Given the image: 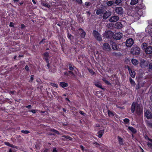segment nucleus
Instances as JSON below:
<instances>
[{
	"instance_id": "f257e3e1",
	"label": "nucleus",
	"mask_w": 152,
	"mask_h": 152,
	"mask_svg": "<svg viewBox=\"0 0 152 152\" xmlns=\"http://www.w3.org/2000/svg\"><path fill=\"white\" fill-rule=\"evenodd\" d=\"M135 110L137 113L138 115H140L142 113V108L140 107V105L138 104H137L136 105L135 102H133L132 104L131 107L132 112L133 113Z\"/></svg>"
},
{
	"instance_id": "f03ea898",
	"label": "nucleus",
	"mask_w": 152,
	"mask_h": 152,
	"mask_svg": "<svg viewBox=\"0 0 152 152\" xmlns=\"http://www.w3.org/2000/svg\"><path fill=\"white\" fill-rule=\"evenodd\" d=\"M141 11V9H140L138 11V12L134 10L131 11L130 15L132 17V19L134 21L137 20L141 16L139 12Z\"/></svg>"
},
{
	"instance_id": "7ed1b4c3",
	"label": "nucleus",
	"mask_w": 152,
	"mask_h": 152,
	"mask_svg": "<svg viewBox=\"0 0 152 152\" xmlns=\"http://www.w3.org/2000/svg\"><path fill=\"white\" fill-rule=\"evenodd\" d=\"M93 35L97 40L99 41H102V37L99 33L97 31L95 30L93 31Z\"/></svg>"
},
{
	"instance_id": "20e7f679",
	"label": "nucleus",
	"mask_w": 152,
	"mask_h": 152,
	"mask_svg": "<svg viewBox=\"0 0 152 152\" xmlns=\"http://www.w3.org/2000/svg\"><path fill=\"white\" fill-rule=\"evenodd\" d=\"M140 49L137 46L133 47L131 50V52L133 55H138L140 53Z\"/></svg>"
},
{
	"instance_id": "39448f33",
	"label": "nucleus",
	"mask_w": 152,
	"mask_h": 152,
	"mask_svg": "<svg viewBox=\"0 0 152 152\" xmlns=\"http://www.w3.org/2000/svg\"><path fill=\"white\" fill-rule=\"evenodd\" d=\"M148 64L149 62L148 61L143 59H141L140 60V65L142 68H145L146 67H148Z\"/></svg>"
},
{
	"instance_id": "423d86ee",
	"label": "nucleus",
	"mask_w": 152,
	"mask_h": 152,
	"mask_svg": "<svg viewBox=\"0 0 152 152\" xmlns=\"http://www.w3.org/2000/svg\"><path fill=\"white\" fill-rule=\"evenodd\" d=\"M111 13L110 11L104 10L102 15L103 18L105 20L107 19L111 15Z\"/></svg>"
},
{
	"instance_id": "0eeeda50",
	"label": "nucleus",
	"mask_w": 152,
	"mask_h": 152,
	"mask_svg": "<svg viewBox=\"0 0 152 152\" xmlns=\"http://www.w3.org/2000/svg\"><path fill=\"white\" fill-rule=\"evenodd\" d=\"M115 12L119 15H121L124 13V10L121 7H116L115 9Z\"/></svg>"
},
{
	"instance_id": "6e6552de",
	"label": "nucleus",
	"mask_w": 152,
	"mask_h": 152,
	"mask_svg": "<svg viewBox=\"0 0 152 152\" xmlns=\"http://www.w3.org/2000/svg\"><path fill=\"white\" fill-rule=\"evenodd\" d=\"M123 36L122 33L118 32L115 33L113 35V37L116 40H119L121 39Z\"/></svg>"
},
{
	"instance_id": "1a4fd4ad",
	"label": "nucleus",
	"mask_w": 152,
	"mask_h": 152,
	"mask_svg": "<svg viewBox=\"0 0 152 152\" xmlns=\"http://www.w3.org/2000/svg\"><path fill=\"white\" fill-rule=\"evenodd\" d=\"M103 49L106 51H109L111 49L110 47L107 43H104L103 44L102 46Z\"/></svg>"
},
{
	"instance_id": "9d476101",
	"label": "nucleus",
	"mask_w": 152,
	"mask_h": 152,
	"mask_svg": "<svg viewBox=\"0 0 152 152\" xmlns=\"http://www.w3.org/2000/svg\"><path fill=\"white\" fill-rule=\"evenodd\" d=\"M134 41L133 39L131 38H129L126 40V45L127 47H129L132 45Z\"/></svg>"
},
{
	"instance_id": "9b49d317",
	"label": "nucleus",
	"mask_w": 152,
	"mask_h": 152,
	"mask_svg": "<svg viewBox=\"0 0 152 152\" xmlns=\"http://www.w3.org/2000/svg\"><path fill=\"white\" fill-rule=\"evenodd\" d=\"M119 19V17L118 16H114L110 18L109 20L110 22H115L118 21Z\"/></svg>"
},
{
	"instance_id": "f8f14e48",
	"label": "nucleus",
	"mask_w": 152,
	"mask_h": 152,
	"mask_svg": "<svg viewBox=\"0 0 152 152\" xmlns=\"http://www.w3.org/2000/svg\"><path fill=\"white\" fill-rule=\"evenodd\" d=\"M145 115L147 118H152V113L150 110H146L145 113Z\"/></svg>"
},
{
	"instance_id": "ddd939ff",
	"label": "nucleus",
	"mask_w": 152,
	"mask_h": 152,
	"mask_svg": "<svg viewBox=\"0 0 152 152\" xmlns=\"http://www.w3.org/2000/svg\"><path fill=\"white\" fill-rule=\"evenodd\" d=\"M145 53L147 54H150L152 53V46H148L145 50Z\"/></svg>"
},
{
	"instance_id": "4468645a",
	"label": "nucleus",
	"mask_w": 152,
	"mask_h": 152,
	"mask_svg": "<svg viewBox=\"0 0 152 152\" xmlns=\"http://www.w3.org/2000/svg\"><path fill=\"white\" fill-rule=\"evenodd\" d=\"M110 44L111 45L112 48L114 50L117 51L118 50V48L117 45L113 41H111L110 42Z\"/></svg>"
},
{
	"instance_id": "2eb2a0df",
	"label": "nucleus",
	"mask_w": 152,
	"mask_h": 152,
	"mask_svg": "<svg viewBox=\"0 0 152 152\" xmlns=\"http://www.w3.org/2000/svg\"><path fill=\"white\" fill-rule=\"evenodd\" d=\"M129 73L132 77H134L135 76L136 73L134 71H132L129 67L128 68Z\"/></svg>"
},
{
	"instance_id": "dca6fc26",
	"label": "nucleus",
	"mask_w": 152,
	"mask_h": 152,
	"mask_svg": "<svg viewBox=\"0 0 152 152\" xmlns=\"http://www.w3.org/2000/svg\"><path fill=\"white\" fill-rule=\"evenodd\" d=\"M129 130H130L132 133L135 134L137 132L136 130L132 126H129L128 128Z\"/></svg>"
},
{
	"instance_id": "f3484780",
	"label": "nucleus",
	"mask_w": 152,
	"mask_h": 152,
	"mask_svg": "<svg viewBox=\"0 0 152 152\" xmlns=\"http://www.w3.org/2000/svg\"><path fill=\"white\" fill-rule=\"evenodd\" d=\"M60 86L62 88H64L68 86V83H66L64 82H61L60 83Z\"/></svg>"
},
{
	"instance_id": "a211bd4d",
	"label": "nucleus",
	"mask_w": 152,
	"mask_h": 152,
	"mask_svg": "<svg viewBox=\"0 0 152 152\" xmlns=\"http://www.w3.org/2000/svg\"><path fill=\"white\" fill-rule=\"evenodd\" d=\"M132 62L133 65L136 66L138 64V61L137 60L135 59H132Z\"/></svg>"
},
{
	"instance_id": "6ab92c4d",
	"label": "nucleus",
	"mask_w": 152,
	"mask_h": 152,
	"mask_svg": "<svg viewBox=\"0 0 152 152\" xmlns=\"http://www.w3.org/2000/svg\"><path fill=\"white\" fill-rule=\"evenodd\" d=\"M79 30L80 31L81 36L82 37L84 38L85 36L86 32L81 28Z\"/></svg>"
},
{
	"instance_id": "aec40b11",
	"label": "nucleus",
	"mask_w": 152,
	"mask_h": 152,
	"mask_svg": "<svg viewBox=\"0 0 152 152\" xmlns=\"http://www.w3.org/2000/svg\"><path fill=\"white\" fill-rule=\"evenodd\" d=\"M62 137L65 138V139H62V140H66L67 139H68L70 140H72V138L68 136H66L65 135H63Z\"/></svg>"
},
{
	"instance_id": "412c9836",
	"label": "nucleus",
	"mask_w": 152,
	"mask_h": 152,
	"mask_svg": "<svg viewBox=\"0 0 152 152\" xmlns=\"http://www.w3.org/2000/svg\"><path fill=\"white\" fill-rule=\"evenodd\" d=\"M147 144L150 148H152V139L147 142Z\"/></svg>"
},
{
	"instance_id": "4be33fe9",
	"label": "nucleus",
	"mask_w": 152,
	"mask_h": 152,
	"mask_svg": "<svg viewBox=\"0 0 152 152\" xmlns=\"http://www.w3.org/2000/svg\"><path fill=\"white\" fill-rule=\"evenodd\" d=\"M118 138L119 144L121 145H123L124 143L123 142L122 138L119 136H118Z\"/></svg>"
},
{
	"instance_id": "5701e85b",
	"label": "nucleus",
	"mask_w": 152,
	"mask_h": 152,
	"mask_svg": "<svg viewBox=\"0 0 152 152\" xmlns=\"http://www.w3.org/2000/svg\"><path fill=\"white\" fill-rule=\"evenodd\" d=\"M138 2V0H131L130 4L132 5L136 4Z\"/></svg>"
},
{
	"instance_id": "b1692460",
	"label": "nucleus",
	"mask_w": 152,
	"mask_h": 152,
	"mask_svg": "<svg viewBox=\"0 0 152 152\" xmlns=\"http://www.w3.org/2000/svg\"><path fill=\"white\" fill-rule=\"evenodd\" d=\"M148 47V44L146 43H143L141 45V48L142 49L145 50L146 48Z\"/></svg>"
},
{
	"instance_id": "393cba45",
	"label": "nucleus",
	"mask_w": 152,
	"mask_h": 152,
	"mask_svg": "<svg viewBox=\"0 0 152 152\" xmlns=\"http://www.w3.org/2000/svg\"><path fill=\"white\" fill-rule=\"evenodd\" d=\"M98 133L99 134L98 137L99 138H101L104 133V131L100 130L98 132Z\"/></svg>"
},
{
	"instance_id": "a878e982",
	"label": "nucleus",
	"mask_w": 152,
	"mask_h": 152,
	"mask_svg": "<svg viewBox=\"0 0 152 152\" xmlns=\"http://www.w3.org/2000/svg\"><path fill=\"white\" fill-rule=\"evenodd\" d=\"M112 55L113 56H119L121 55V54L120 53H115V52H113L112 53Z\"/></svg>"
},
{
	"instance_id": "bb28decb",
	"label": "nucleus",
	"mask_w": 152,
	"mask_h": 152,
	"mask_svg": "<svg viewBox=\"0 0 152 152\" xmlns=\"http://www.w3.org/2000/svg\"><path fill=\"white\" fill-rule=\"evenodd\" d=\"M95 85L96 87L103 89L104 88L102 87V85L100 83L98 82L96 83H95Z\"/></svg>"
},
{
	"instance_id": "cd10ccee",
	"label": "nucleus",
	"mask_w": 152,
	"mask_h": 152,
	"mask_svg": "<svg viewBox=\"0 0 152 152\" xmlns=\"http://www.w3.org/2000/svg\"><path fill=\"white\" fill-rule=\"evenodd\" d=\"M116 24L117 25L118 27L119 28H121L123 27V25L121 23V22H117L116 23Z\"/></svg>"
},
{
	"instance_id": "c85d7f7f",
	"label": "nucleus",
	"mask_w": 152,
	"mask_h": 152,
	"mask_svg": "<svg viewBox=\"0 0 152 152\" xmlns=\"http://www.w3.org/2000/svg\"><path fill=\"white\" fill-rule=\"evenodd\" d=\"M104 11V10H101V9H99L97 10L96 12V13L97 15H99L101 14V16L102 15V12Z\"/></svg>"
},
{
	"instance_id": "c756f323",
	"label": "nucleus",
	"mask_w": 152,
	"mask_h": 152,
	"mask_svg": "<svg viewBox=\"0 0 152 152\" xmlns=\"http://www.w3.org/2000/svg\"><path fill=\"white\" fill-rule=\"evenodd\" d=\"M129 80L131 85L132 86H135V83L134 81L131 78H130Z\"/></svg>"
},
{
	"instance_id": "7c9ffc66",
	"label": "nucleus",
	"mask_w": 152,
	"mask_h": 152,
	"mask_svg": "<svg viewBox=\"0 0 152 152\" xmlns=\"http://www.w3.org/2000/svg\"><path fill=\"white\" fill-rule=\"evenodd\" d=\"M4 143L6 145L12 148H15L16 147L14 145L10 144L9 142H5Z\"/></svg>"
},
{
	"instance_id": "2f4dec72",
	"label": "nucleus",
	"mask_w": 152,
	"mask_h": 152,
	"mask_svg": "<svg viewBox=\"0 0 152 152\" xmlns=\"http://www.w3.org/2000/svg\"><path fill=\"white\" fill-rule=\"evenodd\" d=\"M114 3L113 1H109L107 2V4L108 6H111Z\"/></svg>"
},
{
	"instance_id": "473e14b6",
	"label": "nucleus",
	"mask_w": 152,
	"mask_h": 152,
	"mask_svg": "<svg viewBox=\"0 0 152 152\" xmlns=\"http://www.w3.org/2000/svg\"><path fill=\"white\" fill-rule=\"evenodd\" d=\"M108 113L109 116L112 117L114 116V113L111 111H110L109 110H108Z\"/></svg>"
},
{
	"instance_id": "72a5a7b5",
	"label": "nucleus",
	"mask_w": 152,
	"mask_h": 152,
	"mask_svg": "<svg viewBox=\"0 0 152 152\" xmlns=\"http://www.w3.org/2000/svg\"><path fill=\"white\" fill-rule=\"evenodd\" d=\"M105 82V83H106L108 85H110V83L107 80H106L105 79V78H103L102 79Z\"/></svg>"
},
{
	"instance_id": "f704fd0d",
	"label": "nucleus",
	"mask_w": 152,
	"mask_h": 152,
	"mask_svg": "<svg viewBox=\"0 0 152 152\" xmlns=\"http://www.w3.org/2000/svg\"><path fill=\"white\" fill-rule=\"evenodd\" d=\"M121 2V0H115V3L118 5Z\"/></svg>"
},
{
	"instance_id": "c9c22d12",
	"label": "nucleus",
	"mask_w": 152,
	"mask_h": 152,
	"mask_svg": "<svg viewBox=\"0 0 152 152\" xmlns=\"http://www.w3.org/2000/svg\"><path fill=\"white\" fill-rule=\"evenodd\" d=\"M51 131L52 132H54L55 133L57 134H59V132L58 131L54 129H51Z\"/></svg>"
},
{
	"instance_id": "e433bc0d",
	"label": "nucleus",
	"mask_w": 152,
	"mask_h": 152,
	"mask_svg": "<svg viewBox=\"0 0 152 152\" xmlns=\"http://www.w3.org/2000/svg\"><path fill=\"white\" fill-rule=\"evenodd\" d=\"M21 132L25 134H27L29 133L28 131L26 130H22L21 131Z\"/></svg>"
},
{
	"instance_id": "4c0bfd02",
	"label": "nucleus",
	"mask_w": 152,
	"mask_h": 152,
	"mask_svg": "<svg viewBox=\"0 0 152 152\" xmlns=\"http://www.w3.org/2000/svg\"><path fill=\"white\" fill-rule=\"evenodd\" d=\"M51 85L52 86L54 87H56V88L58 87V85L56 84H55V83H51Z\"/></svg>"
},
{
	"instance_id": "58836bf2",
	"label": "nucleus",
	"mask_w": 152,
	"mask_h": 152,
	"mask_svg": "<svg viewBox=\"0 0 152 152\" xmlns=\"http://www.w3.org/2000/svg\"><path fill=\"white\" fill-rule=\"evenodd\" d=\"M69 69L71 70H72L74 69V68L72 67V64H69Z\"/></svg>"
},
{
	"instance_id": "ea45409f",
	"label": "nucleus",
	"mask_w": 152,
	"mask_h": 152,
	"mask_svg": "<svg viewBox=\"0 0 152 152\" xmlns=\"http://www.w3.org/2000/svg\"><path fill=\"white\" fill-rule=\"evenodd\" d=\"M124 121L126 123H127L129 122V120L128 118H125L124 120Z\"/></svg>"
},
{
	"instance_id": "a19ab883",
	"label": "nucleus",
	"mask_w": 152,
	"mask_h": 152,
	"mask_svg": "<svg viewBox=\"0 0 152 152\" xmlns=\"http://www.w3.org/2000/svg\"><path fill=\"white\" fill-rule=\"evenodd\" d=\"M71 74H72L74 77L75 78H76V76H75V75L73 73V72H72V71H68Z\"/></svg>"
},
{
	"instance_id": "79ce46f5",
	"label": "nucleus",
	"mask_w": 152,
	"mask_h": 152,
	"mask_svg": "<svg viewBox=\"0 0 152 152\" xmlns=\"http://www.w3.org/2000/svg\"><path fill=\"white\" fill-rule=\"evenodd\" d=\"M67 37L68 38H69L70 40L72 38V36L71 34H68Z\"/></svg>"
},
{
	"instance_id": "37998d69",
	"label": "nucleus",
	"mask_w": 152,
	"mask_h": 152,
	"mask_svg": "<svg viewBox=\"0 0 152 152\" xmlns=\"http://www.w3.org/2000/svg\"><path fill=\"white\" fill-rule=\"evenodd\" d=\"M145 138L146 140H148V141H150V140H151V139L149 138V137L146 135L145 136Z\"/></svg>"
},
{
	"instance_id": "c03bdc74",
	"label": "nucleus",
	"mask_w": 152,
	"mask_h": 152,
	"mask_svg": "<svg viewBox=\"0 0 152 152\" xmlns=\"http://www.w3.org/2000/svg\"><path fill=\"white\" fill-rule=\"evenodd\" d=\"M85 4L87 6H90L91 4L90 2H86L85 3Z\"/></svg>"
},
{
	"instance_id": "a18cd8bd",
	"label": "nucleus",
	"mask_w": 152,
	"mask_h": 152,
	"mask_svg": "<svg viewBox=\"0 0 152 152\" xmlns=\"http://www.w3.org/2000/svg\"><path fill=\"white\" fill-rule=\"evenodd\" d=\"M44 56L46 57H48L49 56V54L48 53H45L44 54Z\"/></svg>"
},
{
	"instance_id": "49530a36",
	"label": "nucleus",
	"mask_w": 152,
	"mask_h": 152,
	"mask_svg": "<svg viewBox=\"0 0 152 152\" xmlns=\"http://www.w3.org/2000/svg\"><path fill=\"white\" fill-rule=\"evenodd\" d=\"M79 113L81 114L82 115H85V114L83 113V112L82 111H79Z\"/></svg>"
},
{
	"instance_id": "de8ad7c7",
	"label": "nucleus",
	"mask_w": 152,
	"mask_h": 152,
	"mask_svg": "<svg viewBox=\"0 0 152 152\" xmlns=\"http://www.w3.org/2000/svg\"><path fill=\"white\" fill-rule=\"evenodd\" d=\"M34 75H31V78H30V80H31V81H32L33 80H34Z\"/></svg>"
},
{
	"instance_id": "09e8293b",
	"label": "nucleus",
	"mask_w": 152,
	"mask_h": 152,
	"mask_svg": "<svg viewBox=\"0 0 152 152\" xmlns=\"http://www.w3.org/2000/svg\"><path fill=\"white\" fill-rule=\"evenodd\" d=\"M8 93L10 94H14V91H8Z\"/></svg>"
},
{
	"instance_id": "8fccbe9b",
	"label": "nucleus",
	"mask_w": 152,
	"mask_h": 152,
	"mask_svg": "<svg viewBox=\"0 0 152 152\" xmlns=\"http://www.w3.org/2000/svg\"><path fill=\"white\" fill-rule=\"evenodd\" d=\"M76 1L79 4H81L82 3V0H76Z\"/></svg>"
},
{
	"instance_id": "3c124183",
	"label": "nucleus",
	"mask_w": 152,
	"mask_h": 152,
	"mask_svg": "<svg viewBox=\"0 0 152 152\" xmlns=\"http://www.w3.org/2000/svg\"><path fill=\"white\" fill-rule=\"evenodd\" d=\"M25 69L27 71H28L29 70V67L27 65L25 67Z\"/></svg>"
},
{
	"instance_id": "603ef678",
	"label": "nucleus",
	"mask_w": 152,
	"mask_h": 152,
	"mask_svg": "<svg viewBox=\"0 0 152 152\" xmlns=\"http://www.w3.org/2000/svg\"><path fill=\"white\" fill-rule=\"evenodd\" d=\"M30 111L34 113H36V110H31Z\"/></svg>"
},
{
	"instance_id": "864d4df0",
	"label": "nucleus",
	"mask_w": 152,
	"mask_h": 152,
	"mask_svg": "<svg viewBox=\"0 0 152 152\" xmlns=\"http://www.w3.org/2000/svg\"><path fill=\"white\" fill-rule=\"evenodd\" d=\"M149 69H152V64H150L149 65Z\"/></svg>"
},
{
	"instance_id": "5fc2aeb1",
	"label": "nucleus",
	"mask_w": 152,
	"mask_h": 152,
	"mask_svg": "<svg viewBox=\"0 0 152 152\" xmlns=\"http://www.w3.org/2000/svg\"><path fill=\"white\" fill-rule=\"evenodd\" d=\"M53 152H57V151L56 150V148H54L53 149Z\"/></svg>"
},
{
	"instance_id": "6e6d98bb",
	"label": "nucleus",
	"mask_w": 152,
	"mask_h": 152,
	"mask_svg": "<svg viewBox=\"0 0 152 152\" xmlns=\"http://www.w3.org/2000/svg\"><path fill=\"white\" fill-rule=\"evenodd\" d=\"M10 26L11 27L13 26V23L12 22H10Z\"/></svg>"
},
{
	"instance_id": "4d7b16f0",
	"label": "nucleus",
	"mask_w": 152,
	"mask_h": 152,
	"mask_svg": "<svg viewBox=\"0 0 152 152\" xmlns=\"http://www.w3.org/2000/svg\"><path fill=\"white\" fill-rule=\"evenodd\" d=\"M80 148L83 151L84 150V148L83 146L81 145Z\"/></svg>"
},
{
	"instance_id": "13d9d810",
	"label": "nucleus",
	"mask_w": 152,
	"mask_h": 152,
	"mask_svg": "<svg viewBox=\"0 0 152 152\" xmlns=\"http://www.w3.org/2000/svg\"><path fill=\"white\" fill-rule=\"evenodd\" d=\"M47 63V66L48 67V68H49V67H50V64H49V62Z\"/></svg>"
},
{
	"instance_id": "bf43d9fd",
	"label": "nucleus",
	"mask_w": 152,
	"mask_h": 152,
	"mask_svg": "<svg viewBox=\"0 0 152 152\" xmlns=\"http://www.w3.org/2000/svg\"><path fill=\"white\" fill-rule=\"evenodd\" d=\"M26 107L28 108H31V106L30 105H29L28 106H26Z\"/></svg>"
},
{
	"instance_id": "052dcab7",
	"label": "nucleus",
	"mask_w": 152,
	"mask_h": 152,
	"mask_svg": "<svg viewBox=\"0 0 152 152\" xmlns=\"http://www.w3.org/2000/svg\"><path fill=\"white\" fill-rule=\"evenodd\" d=\"M45 60H46L47 63L49 62V61H48V60L47 58H45Z\"/></svg>"
},
{
	"instance_id": "680f3d73",
	"label": "nucleus",
	"mask_w": 152,
	"mask_h": 152,
	"mask_svg": "<svg viewBox=\"0 0 152 152\" xmlns=\"http://www.w3.org/2000/svg\"><path fill=\"white\" fill-rule=\"evenodd\" d=\"M148 125L149 126H150L151 127H152V123H150L148 124Z\"/></svg>"
},
{
	"instance_id": "e2e57ef3",
	"label": "nucleus",
	"mask_w": 152,
	"mask_h": 152,
	"mask_svg": "<svg viewBox=\"0 0 152 152\" xmlns=\"http://www.w3.org/2000/svg\"><path fill=\"white\" fill-rule=\"evenodd\" d=\"M32 1L34 4H36V3L34 0H32Z\"/></svg>"
},
{
	"instance_id": "0e129e2a",
	"label": "nucleus",
	"mask_w": 152,
	"mask_h": 152,
	"mask_svg": "<svg viewBox=\"0 0 152 152\" xmlns=\"http://www.w3.org/2000/svg\"><path fill=\"white\" fill-rule=\"evenodd\" d=\"M48 134L50 135H55V134H54V133H49Z\"/></svg>"
},
{
	"instance_id": "69168bd1",
	"label": "nucleus",
	"mask_w": 152,
	"mask_h": 152,
	"mask_svg": "<svg viewBox=\"0 0 152 152\" xmlns=\"http://www.w3.org/2000/svg\"><path fill=\"white\" fill-rule=\"evenodd\" d=\"M19 0H13L14 2H18Z\"/></svg>"
},
{
	"instance_id": "338daca9",
	"label": "nucleus",
	"mask_w": 152,
	"mask_h": 152,
	"mask_svg": "<svg viewBox=\"0 0 152 152\" xmlns=\"http://www.w3.org/2000/svg\"><path fill=\"white\" fill-rule=\"evenodd\" d=\"M74 70L76 74H77V72L78 71L76 69V70Z\"/></svg>"
},
{
	"instance_id": "774afa93",
	"label": "nucleus",
	"mask_w": 152,
	"mask_h": 152,
	"mask_svg": "<svg viewBox=\"0 0 152 152\" xmlns=\"http://www.w3.org/2000/svg\"><path fill=\"white\" fill-rule=\"evenodd\" d=\"M44 40H45V39H43L40 42V43H42V42Z\"/></svg>"
}]
</instances>
